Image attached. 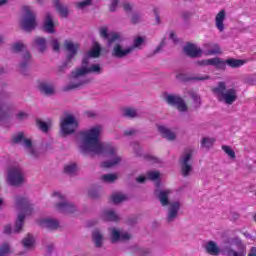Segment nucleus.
I'll list each match as a JSON object with an SVG mask.
<instances>
[{"instance_id": "57", "label": "nucleus", "mask_w": 256, "mask_h": 256, "mask_svg": "<svg viewBox=\"0 0 256 256\" xmlns=\"http://www.w3.org/2000/svg\"><path fill=\"white\" fill-rule=\"evenodd\" d=\"M118 4H119V0H111L110 11L112 13L116 11Z\"/></svg>"}, {"instance_id": "26", "label": "nucleus", "mask_w": 256, "mask_h": 256, "mask_svg": "<svg viewBox=\"0 0 256 256\" xmlns=\"http://www.w3.org/2000/svg\"><path fill=\"white\" fill-rule=\"evenodd\" d=\"M121 115L126 119H137L141 117V111L137 108L126 107L121 109Z\"/></svg>"}, {"instance_id": "6", "label": "nucleus", "mask_w": 256, "mask_h": 256, "mask_svg": "<svg viewBox=\"0 0 256 256\" xmlns=\"http://www.w3.org/2000/svg\"><path fill=\"white\" fill-rule=\"evenodd\" d=\"M52 197L54 199V208L58 213H62V215H73V213H77V206L67 200L60 192H54Z\"/></svg>"}, {"instance_id": "55", "label": "nucleus", "mask_w": 256, "mask_h": 256, "mask_svg": "<svg viewBox=\"0 0 256 256\" xmlns=\"http://www.w3.org/2000/svg\"><path fill=\"white\" fill-rule=\"evenodd\" d=\"M131 22L133 23V25H137V23H141V15L133 14L131 18Z\"/></svg>"}, {"instance_id": "43", "label": "nucleus", "mask_w": 256, "mask_h": 256, "mask_svg": "<svg viewBox=\"0 0 256 256\" xmlns=\"http://www.w3.org/2000/svg\"><path fill=\"white\" fill-rule=\"evenodd\" d=\"M11 253V245L4 243L0 247V256H7Z\"/></svg>"}, {"instance_id": "28", "label": "nucleus", "mask_w": 256, "mask_h": 256, "mask_svg": "<svg viewBox=\"0 0 256 256\" xmlns=\"http://www.w3.org/2000/svg\"><path fill=\"white\" fill-rule=\"evenodd\" d=\"M101 219L103 221H112L117 223L121 218L119 217V214L115 212L113 209H106L101 213Z\"/></svg>"}, {"instance_id": "45", "label": "nucleus", "mask_w": 256, "mask_h": 256, "mask_svg": "<svg viewBox=\"0 0 256 256\" xmlns=\"http://www.w3.org/2000/svg\"><path fill=\"white\" fill-rule=\"evenodd\" d=\"M93 5V0H83L81 2L76 3L77 9H85Z\"/></svg>"}, {"instance_id": "41", "label": "nucleus", "mask_w": 256, "mask_h": 256, "mask_svg": "<svg viewBox=\"0 0 256 256\" xmlns=\"http://www.w3.org/2000/svg\"><path fill=\"white\" fill-rule=\"evenodd\" d=\"M22 245L24 249H31L33 247V235L28 234L24 239L22 240Z\"/></svg>"}, {"instance_id": "15", "label": "nucleus", "mask_w": 256, "mask_h": 256, "mask_svg": "<svg viewBox=\"0 0 256 256\" xmlns=\"http://www.w3.org/2000/svg\"><path fill=\"white\" fill-rule=\"evenodd\" d=\"M171 193V189L163 190L160 189L159 186H157V189L154 191V195L160 201V205H162V207H167L171 204V201H169V195H171Z\"/></svg>"}, {"instance_id": "5", "label": "nucleus", "mask_w": 256, "mask_h": 256, "mask_svg": "<svg viewBox=\"0 0 256 256\" xmlns=\"http://www.w3.org/2000/svg\"><path fill=\"white\" fill-rule=\"evenodd\" d=\"M212 93L219 103H223V105H227L228 107L233 105L238 99L237 88L227 86V82L225 81L218 82L212 88Z\"/></svg>"}, {"instance_id": "58", "label": "nucleus", "mask_w": 256, "mask_h": 256, "mask_svg": "<svg viewBox=\"0 0 256 256\" xmlns=\"http://www.w3.org/2000/svg\"><path fill=\"white\" fill-rule=\"evenodd\" d=\"M4 233L6 235H11V233H15V232H13V227H11L10 224H7L6 226H4Z\"/></svg>"}, {"instance_id": "37", "label": "nucleus", "mask_w": 256, "mask_h": 256, "mask_svg": "<svg viewBox=\"0 0 256 256\" xmlns=\"http://www.w3.org/2000/svg\"><path fill=\"white\" fill-rule=\"evenodd\" d=\"M117 179H119V176L117 174H103L100 177L102 183H115Z\"/></svg>"}, {"instance_id": "34", "label": "nucleus", "mask_w": 256, "mask_h": 256, "mask_svg": "<svg viewBox=\"0 0 256 256\" xmlns=\"http://www.w3.org/2000/svg\"><path fill=\"white\" fill-rule=\"evenodd\" d=\"M111 243H119L121 241V231L117 228H109Z\"/></svg>"}, {"instance_id": "36", "label": "nucleus", "mask_w": 256, "mask_h": 256, "mask_svg": "<svg viewBox=\"0 0 256 256\" xmlns=\"http://www.w3.org/2000/svg\"><path fill=\"white\" fill-rule=\"evenodd\" d=\"M186 93L188 97L193 100L195 107H201V96H199L197 92L193 90H188Z\"/></svg>"}, {"instance_id": "42", "label": "nucleus", "mask_w": 256, "mask_h": 256, "mask_svg": "<svg viewBox=\"0 0 256 256\" xmlns=\"http://www.w3.org/2000/svg\"><path fill=\"white\" fill-rule=\"evenodd\" d=\"M30 64H31V53L25 52L22 55V59H21V62H20V67H27V65H30Z\"/></svg>"}, {"instance_id": "14", "label": "nucleus", "mask_w": 256, "mask_h": 256, "mask_svg": "<svg viewBox=\"0 0 256 256\" xmlns=\"http://www.w3.org/2000/svg\"><path fill=\"white\" fill-rule=\"evenodd\" d=\"M20 26L24 31H31L33 29V10L30 7L23 8Z\"/></svg>"}, {"instance_id": "19", "label": "nucleus", "mask_w": 256, "mask_h": 256, "mask_svg": "<svg viewBox=\"0 0 256 256\" xmlns=\"http://www.w3.org/2000/svg\"><path fill=\"white\" fill-rule=\"evenodd\" d=\"M225 19H227V12L222 9L215 16V27L220 33L225 31Z\"/></svg>"}, {"instance_id": "12", "label": "nucleus", "mask_w": 256, "mask_h": 256, "mask_svg": "<svg viewBox=\"0 0 256 256\" xmlns=\"http://www.w3.org/2000/svg\"><path fill=\"white\" fill-rule=\"evenodd\" d=\"M166 223H173L179 218V212L181 211V202L172 201L167 206Z\"/></svg>"}, {"instance_id": "20", "label": "nucleus", "mask_w": 256, "mask_h": 256, "mask_svg": "<svg viewBox=\"0 0 256 256\" xmlns=\"http://www.w3.org/2000/svg\"><path fill=\"white\" fill-rule=\"evenodd\" d=\"M184 53H186V55L192 59H197L203 55V50H201V48L197 47L195 44H187L184 47Z\"/></svg>"}, {"instance_id": "8", "label": "nucleus", "mask_w": 256, "mask_h": 256, "mask_svg": "<svg viewBox=\"0 0 256 256\" xmlns=\"http://www.w3.org/2000/svg\"><path fill=\"white\" fill-rule=\"evenodd\" d=\"M193 149H186L179 158L180 174L182 177L193 175Z\"/></svg>"}, {"instance_id": "2", "label": "nucleus", "mask_w": 256, "mask_h": 256, "mask_svg": "<svg viewBox=\"0 0 256 256\" xmlns=\"http://www.w3.org/2000/svg\"><path fill=\"white\" fill-rule=\"evenodd\" d=\"M205 251L208 255L217 256L222 253L225 256H246L247 246L243 243V240L239 237H230L224 240V246L219 248V245L215 241H209L206 243Z\"/></svg>"}, {"instance_id": "1", "label": "nucleus", "mask_w": 256, "mask_h": 256, "mask_svg": "<svg viewBox=\"0 0 256 256\" xmlns=\"http://www.w3.org/2000/svg\"><path fill=\"white\" fill-rule=\"evenodd\" d=\"M103 133V126L96 125L86 130H82L78 134V147L84 155H102L109 160L102 163L106 169L115 167L123 160L117 154V147L110 143L101 142V134Z\"/></svg>"}, {"instance_id": "33", "label": "nucleus", "mask_w": 256, "mask_h": 256, "mask_svg": "<svg viewBox=\"0 0 256 256\" xmlns=\"http://www.w3.org/2000/svg\"><path fill=\"white\" fill-rule=\"evenodd\" d=\"M36 127L41 131L42 133H49L51 129V125L47 122H44L43 120L36 118Z\"/></svg>"}, {"instance_id": "25", "label": "nucleus", "mask_w": 256, "mask_h": 256, "mask_svg": "<svg viewBox=\"0 0 256 256\" xmlns=\"http://www.w3.org/2000/svg\"><path fill=\"white\" fill-rule=\"evenodd\" d=\"M203 47L205 55H221V47L217 43L208 42Z\"/></svg>"}, {"instance_id": "50", "label": "nucleus", "mask_w": 256, "mask_h": 256, "mask_svg": "<svg viewBox=\"0 0 256 256\" xmlns=\"http://www.w3.org/2000/svg\"><path fill=\"white\" fill-rule=\"evenodd\" d=\"M88 195L91 199H99L101 197V192L95 189H91L89 190Z\"/></svg>"}, {"instance_id": "31", "label": "nucleus", "mask_w": 256, "mask_h": 256, "mask_svg": "<svg viewBox=\"0 0 256 256\" xmlns=\"http://www.w3.org/2000/svg\"><path fill=\"white\" fill-rule=\"evenodd\" d=\"M110 201H112L114 205H119L120 203L127 201V195L121 192H114L110 196Z\"/></svg>"}, {"instance_id": "60", "label": "nucleus", "mask_w": 256, "mask_h": 256, "mask_svg": "<svg viewBox=\"0 0 256 256\" xmlns=\"http://www.w3.org/2000/svg\"><path fill=\"white\" fill-rule=\"evenodd\" d=\"M181 17H182V19L187 21V19H191V12H189V11L182 12Z\"/></svg>"}, {"instance_id": "9", "label": "nucleus", "mask_w": 256, "mask_h": 256, "mask_svg": "<svg viewBox=\"0 0 256 256\" xmlns=\"http://www.w3.org/2000/svg\"><path fill=\"white\" fill-rule=\"evenodd\" d=\"M162 97L168 105L175 107L180 113H187L189 111V106H187L185 99L179 95L164 92Z\"/></svg>"}, {"instance_id": "17", "label": "nucleus", "mask_w": 256, "mask_h": 256, "mask_svg": "<svg viewBox=\"0 0 256 256\" xmlns=\"http://www.w3.org/2000/svg\"><path fill=\"white\" fill-rule=\"evenodd\" d=\"M36 223L43 227L44 229H49L50 231H57L59 228V220L54 218H40Z\"/></svg>"}, {"instance_id": "59", "label": "nucleus", "mask_w": 256, "mask_h": 256, "mask_svg": "<svg viewBox=\"0 0 256 256\" xmlns=\"http://www.w3.org/2000/svg\"><path fill=\"white\" fill-rule=\"evenodd\" d=\"M123 9H124V11H126V13H129V12L133 11V5H131L129 3H124Z\"/></svg>"}, {"instance_id": "53", "label": "nucleus", "mask_w": 256, "mask_h": 256, "mask_svg": "<svg viewBox=\"0 0 256 256\" xmlns=\"http://www.w3.org/2000/svg\"><path fill=\"white\" fill-rule=\"evenodd\" d=\"M129 239H131V234L123 231L120 232V241H129Z\"/></svg>"}, {"instance_id": "4", "label": "nucleus", "mask_w": 256, "mask_h": 256, "mask_svg": "<svg viewBox=\"0 0 256 256\" xmlns=\"http://www.w3.org/2000/svg\"><path fill=\"white\" fill-rule=\"evenodd\" d=\"M100 37L102 39H106L107 46L111 47V56L116 59H125V57H129L132 52V48L130 46L124 47L121 41V34L117 32H109L107 27L100 28Z\"/></svg>"}, {"instance_id": "11", "label": "nucleus", "mask_w": 256, "mask_h": 256, "mask_svg": "<svg viewBox=\"0 0 256 256\" xmlns=\"http://www.w3.org/2000/svg\"><path fill=\"white\" fill-rule=\"evenodd\" d=\"M195 65L196 67H214L216 71H225V60L219 57L198 60Z\"/></svg>"}, {"instance_id": "13", "label": "nucleus", "mask_w": 256, "mask_h": 256, "mask_svg": "<svg viewBox=\"0 0 256 256\" xmlns=\"http://www.w3.org/2000/svg\"><path fill=\"white\" fill-rule=\"evenodd\" d=\"M12 142L20 143L24 147L26 153L33 155V142H31V139L27 138L25 133L18 132L17 134H14L12 136Z\"/></svg>"}, {"instance_id": "51", "label": "nucleus", "mask_w": 256, "mask_h": 256, "mask_svg": "<svg viewBox=\"0 0 256 256\" xmlns=\"http://www.w3.org/2000/svg\"><path fill=\"white\" fill-rule=\"evenodd\" d=\"M131 147L134 149L136 155L141 157V146L137 142L131 143Z\"/></svg>"}, {"instance_id": "7", "label": "nucleus", "mask_w": 256, "mask_h": 256, "mask_svg": "<svg viewBox=\"0 0 256 256\" xmlns=\"http://www.w3.org/2000/svg\"><path fill=\"white\" fill-rule=\"evenodd\" d=\"M79 129V120L73 114H67L60 120V133L62 137L74 135Z\"/></svg>"}, {"instance_id": "22", "label": "nucleus", "mask_w": 256, "mask_h": 256, "mask_svg": "<svg viewBox=\"0 0 256 256\" xmlns=\"http://www.w3.org/2000/svg\"><path fill=\"white\" fill-rule=\"evenodd\" d=\"M101 55V46L99 44H95L93 49L90 50L86 56H84V58L82 59V61H86L85 63V67H91L89 66L90 63V59H97V57H99Z\"/></svg>"}, {"instance_id": "38", "label": "nucleus", "mask_w": 256, "mask_h": 256, "mask_svg": "<svg viewBox=\"0 0 256 256\" xmlns=\"http://www.w3.org/2000/svg\"><path fill=\"white\" fill-rule=\"evenodd\" d=\"M166 41H167V38L164 37L161 40L160 44L156 47V49L148 54V57H155V55H157V53H161V51H163V47H165V45H167Z\"/></svg>"}, {"instance_id": "16", "label": "nucleus", "mask_w": 256, "mask_h": 256, "mask_svg": "<svg viewBox=\"0 0 256 256\" xmlns=\"http://www.w3.org/2000/svg\"><path fill=\"white\" fill-rule=\"evenodd\" d=\"M31 215V210L26 209L20 212L17 216L16 222L13 227V233H21L23 231V225L25 223V219Z\"/></svg>"}, {"instance_id": "46", "label": "nucleus", "mask_w": 256, "mask_h": 256, "mask_svg": "<svg viewBox=\"0 0 256 256\" xmlns=\"http://www.w3.org/2000/svg\"><path fill=\"white\" fill-rule=\"evenodd\" d=\"M210 79H211L210 75L203 74V75L191 77L189 78V81H210Z\"/></svg>"}, {"instance_id": "35", "label": "nucleus", "mask_w": 256, "mask_h": 256, "mask_svg": "<svg viewBox=\"0 0 256 256\" xmlns=\"http://www.w3.org/2000/svg\"><path fill=\"white\" fill-rule=\"evenodd\" d=\"M214 143H215L214 138L203 137L200 141V147H201V149H206L207 151H209V149H211V147H213Z\"/></svg>"}, {"instance_id": "62", "label": "nucleus", "mask_w": 256, "mask_h": 256, "mask_svg": "<svg viewBox=\"0 0 256 256\" xmlns=\"http://www.w3.org/2000/svg\"><path fill=\"white\" fill-rule=\"evenodd\" d=\"M140 255H142V256L151 255V250H149V249H141L140 250Z\"/></svg>"}, {"instance_id": "10", "label": "nucleus", "mask_w": 256, "mask_h": 256, "mask_svg": "<svg viewBox=\"0 0 256 256\" xmlns=\"http://www.w3.org/2000/svg\"><path fill=\"white\" fill-rule=\"evenodd\" d=\"M6 183L11 187H19L25 183V177L19 167L10 168L7 172Z\"/></svg>"}, {"instance_id": "54", "label": "nucleus", "mask_w": 256, "mask_h": 256, "mask_svg": "<svg viewBox=\"0 0 256 256\" xmlns=\"http://www.w3.org/2000/svg\"><path fill=\"white\" fill-rule=\"evenodd\" d=\"M256 82L255 76H248L244 79V83H246V85H254Z\"/></svg>"}, {"instance_id": "64", "label": "nucleus", "mask_w": 256, "mask_h": 256, "mask_svg": "<svg viewBox=\"0 0 256 256\" xmlns=\"http://www.w3.org/2000/svg\"><path fill=\"white\" fill-rule=\"evenodd\" d=\"M248 256H256V248L252 247L250 253L248 254Z\"/></svg>"}, {"instance_id": "18", "label": "nucleus", "mask_w": 256, "mask_h": 256, "mask_svg": "<svg viewBox=\"0 0 256 256\" xmlns=\"http://www.w3.org/2000/svg\"><path fill=\"white\" fill-rule=\"evenodd\" d=\"M64 49L68 52L66 59H68V61H73V58L77 55L79 51V44L71 40H65Z\"/></svg>"}, {"instance_id": "47", "label": "nucleus", "mask_w": 256, "mask_h": 256, "mask_svg": "<svg viewBox=\"0 0 256 256\" xmlns=\"http://www.w3.org/2000/svg\"><path fill=\"white\" fill-rule=\"evenodd\" d=\"M69 63H71V61H69V59L66 58V61L58 67V71H57L58 75H63V73L67 71L69 67Z\"/></svg>"}, {"instance_id": "49", "label": "nucleus", "mask_w": 256, "mask_h": 256, "mask_svg": "<svg viewBox=\"0 0 256 256\" xmlns=\"http://www.w3.org/2000/svg\"><path fill=\"white\" fill-rule=\"evenodd\" d=\"M51 47L55 53H59V51H61V43L57 39H53L51 41Z\"/></svg>"}, {"instance_id": "27", "label": "nucleus", "mask_w": 256, "mask_h": 256, "mask_svg": "<svg viewBox=\"0 0 256 256\" xmlns=\"http://www.w3.org/2000/svg\"><path fill=\"white\" fill-rule=\"evenodd\" d=\"M43 27L46 33H55V22H53V14L51 12L45 14Z\"/></svg>"}, {"instance_id": "63", "label": "nucleus", "mask_w": 256, "mask_h": 256, "mask_svg": "<svg viewBox=\"0 0 256 256\" xmlns=\"http://www.w3.org/2000/svg\"><path fill=\"white\" fill-rule=\"evenodd\" d=\"M17 118H18V119H27V113H25V112H19V113L17 114Z\"/></svg>"}, {"instance_id": "23", "label": "nucleus", "mask_w": 256, "mask_h": 256, "mask_svg": "<svg viewBox=\"0 0 256 256\" xmlns=\"http://www.w3.org/2000/svg\"><path fill=\"white\" fill-rule=\"evenodd\" d=\"M158 132L161 137L167 139V141H175V139H177V134L167 126H158Z\"/></svg>"}, {"instance_id": "48", "label": "nucleus", "mask_w": 256, "mask_h": 256, "mask_svg": "<svg viewBox=\"0 0 256 256\" xmlns=\"http://www.w3.org/2000/svg\"><path fill=\"white\" fill-rule=\"evenodd\" d=\"M25 49V44L21 42H16L12 45V51L14 53H19Z\"/></svg>"}, {"instance_id": "56", "label": "nucleus", "mask_w": 256, "mask_h": 256, "mask_svg": "<svg viewBox=\"0 0 256 256\" xmlns=\"http://www.w3.org/2000/svg\"><path fill=\"white\" fill-rule=\"evenodd\" d=\"M148 179L151 181H156V179H159V172H149Z\"/></svg>"}, {"instance_id": "44", "label": "nucleus", "mask_w": 256, "mask_h": 256, "mask_svg": "<svg viewBox=\"0 0 256 256\" xmlns=\"http://www.w3.org/2000/svg\"><path fill=\"white\" fill-rule=\"evenodd\" d=\"M222 150L224 151V153H226V155H228V157H230L231 159H235V151L231 149V146L223 145Z\"/></svg>"}, {"instance_id": "30", "label": "nucleus", "mask_w": 256, "mask_h": 256, "mask_svg": "<svg viewBox=\"0 0 256 256\" xmlns=\"http://www.w3.org/2000/svg\"><path fill=\"white\" fill-rule=\"evenodd\" d=\"M224 63L225 69H227V65L232 67V69H237L238 67H243V65H245V60L229 58L226 61L224 60Z\"/></svg>"}, {"instance_id": "21", "label": "nucleus", "mask_w": 256, "mask_h": 256, "mask_svg": "<svg viewBox=\"0 0 256 256\" xmlns=\"http://www.w3.org/2000/svg\"><path fill=\"white\" fill-rule=\"evenodd\" d=\"M38 89L43 93V95H46L47 97L55 95V85H53L51 82H39Z\"/></svg>"}, {"instance_id": "40", "label": "nucleus", "mask_w": 256, "mask_h": 256, "mask_svg": "<svg viewBox=\"0 0 256 256\" xmlns=\"http://www.w3.org/2000/svg\"><path fill=\"white\" fill-rule=\"evenodd\" d=\"M35 43L39 53H45V49H47L45 38H36Z\"/></svg>"}, {"instance_id": "32", "label": "nucleus", "mask_w": 256, "mask_h": 256, "mask_svg": "<svg viewBox=\"0 0 256 256\" xmlns=\"http://www.w3.org/2000/svg\"><path fill=\"white\" fill-rule=\"evenodd\" d=\"M143 45H145V37L143 36H137L134 37L133 43L130 47L132 49V53L134 49H142Z\"/></svg>"}, {"instance_id": "24", "label": "nucleus", "mask_w": 256, "mask_h": 256, "mask_svg": "<svg viewBox=\"0 0 256 256\" xmlns=\"http://www.w3.org/2000/svg\"><path fill=\"white\" fill-rule=\"evenodd\" d=\"M53 5L62 19H67V17H69V7L67 5L61 3L60 0H53Z\"/></svg>"}, {"instance_id": "52", "label": "nucleus", "mask_w": 256, "mask_h": 256, "mask_svg": "<svg viewBox=\"0 0 256 256\" xmlns=\"http://www.w3.org/2000/svg\"><path fill=\"white\" fill-rule=\"evenodd\" d=\"M134 135H137V130L133 128L124 131V137H133Z\"/></svg>"}, {"instance_id": "61", "label": "nucleus", "mask_w": 256, "mask_h": 256, "mask_svg": "<svg viewBox=\"0 0 256 256\" xmlns=\"http://www.w3.org/2000/svg\"><path fill=\"white\" fill-rule=\"evenodd\" d=\"M169 39L173 41V43H177L179 40H177V36L175 35V32H171L169 35Z\"/></svg>"}, {"instance_id": "29", "label": "nucleus", "mask_w": 256, "mask_h": 256, "mask_svg": "<svg viewBox=\"0 0 256 256\" xmlns=\"http://www.w3.org/2000/svg\"><path fill=\"white\" fill-rule=\"evenodd\" d=\"M103 241H105V237L103 236V232L99 229H95L92 232V242L94 243L97 249H101L103 247Z\"/></svg>"}, {"instance_id": "39", "label": "nucleus", "mask_w": 256, "mask_h": 256, "mask_svg": "<svg viewBox=\"0 0 256 256\" xmlns=\"http://www.w3.org/2000/svg\"><path fill=\"white\" fill-rule=\"evenodd\" d=\"M64 173H66V175H70L71 177L73 175H77V164H68L64 167Z\"/></svg>"}, {"instance_id": "3", "label": "nucleus", "mask_w": 256, "mask_h": 256, "mask_svg": "<svg viewBox=\"0 0 256 256\" xmlns=\"http://www.w3.org/2000/svg\"><path fill=\"white\" fill-rule=\"evenodd\" d=\"M85 63H87V60L82 61L81 66L71 72L70 83L64 87V91H73L87 85L91 80L85 77V75L91 73L101 75L103 73V68H101L100 64H92L90 67H85Z\"/></svg>"}]
</instances>
